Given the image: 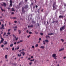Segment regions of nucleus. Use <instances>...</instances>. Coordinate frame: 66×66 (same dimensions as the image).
Here are the masks:
<instances>
[{"mask_svg":"<svg viewBox=\"0 0 66 66\" xmlns=\"http://www.w3.org/2000/svg\"><path fill=\"white\" fill-rule=\"evenodd\" d=\"M57 7V6L56 5V2H55L53 4V10H55L56 8Z\"/></svg>","mask_w":66,"mask_h":66,"instance_id":"1","label":"nucleus"},{"mask_svg":"<svg viewBox=\"0 0 66 66\" xmlns=\"http://www.w3.org/2000/svg\"><path fill=\"white\" fill-rule=\"evenodd\" d=\"M52 56L54 57L55 60H56L57 59V56L56 55V54H53L52 55Z\"/></svg>","mask_w":66,"mask_h":66,"instance_id":"2","label":"nucleus"},{"mask_svg":"<svg viewBox=\"0 0 66 66\" xmlns=\"http://www.w3.org/2000/svg\"><path fill=\"white\" fill-rule=\"evenodd\" d=\"M65 25H64L62 27H61L60 30V31H62V30H63L65 29Z\"/></svg>","mask_w":66,"mask_h":66,"instance_id":"3","label":"nucleus"},{"mask_svg":"<svg viewBox=\"0 0 66 66\" xmlns=\"http://www.w3.org/2000/svg\"><path fill=\"white\" fill-rule=\"evenodd\" d=\"M6 34V32H4V34L3 35V36H4V37H6V36H8V35H5V34Z\"/></svg>","mask_w":66,"mask_h":66,"instance_id":"4","label":"nucleus"},{"mask_svg":"<svg viewBox=\"0 0 66 66\" xmlns=\"http://www.w3.org/2000/svg\"><path fill=\"white\" fill-rule=\"evenodd\" d=\"M1 5L4 6V7H5L6 6V4L4 2L3 3V4H1Z\"/></svg>","mask_w":66,"mask_h":66,"instance_id":"5","label":"nucleus"},{"mask_svg":"<svg viewBox=\"0 0 66 66\" xmlns=\"http://www.w3.org/2000/svg\"><path fill=\"white\" fill-rule=\"evenodd\" d=\"M1 39L2 40L1 41V43H3V41L4 40V39H3V38H2V37H1Z\"/></svg>","mask_w":66,"mask_h":66,"instance_id":"6","label":"nucleus"},{"mask_svg":"<svg viewBox=\"0 0 66 66\" xmlns=\"http://www.w3.org/2000/svg\"><path fill=\"white\" fill-rule=\"evenodd\" d=\"M10 6H12V3H13V1L11 0H10Z\"/></svg>","mask_w":66,"mask_h":66,"instance_id":"7","label":"nucleus"},{"mask_svg":"<svg viewBox=\"0 0 66 66\" xmlns=\"http://www.w3.org/2000/svg\"><path fill=\"white\" fill-rule=\"evenodd\" d=\"M22 11L23 13H24V12H25V11L24 10V9L23 8V7L22 8Z\"/></svg>","mask_w":66,"mask_h":66,"instance_id":"8","label":"nucleus"},{"mask_svg":"<svg viewBox=\"0 0 66 66\" xmlns=\"http://www.w3.org/2000/svg\"><path fill=\"white\" fill-rule=\"evenodd\" d=\"M64 50V48H62L60 49V50H59V51H63Z\"/></svg>","mask_w":66,"mask_h":66,"instance_id":"9","label":"nucleus"},{"mask_svg":"<svg viewBox=\"0 0 66 66\" xmlns=\"http://www.w3.org/2000/svg\"><path fill=\"white\" fill-rule=\"evenodd\" d=\"M28 7V5H26L24 7V9H27Z\"/></svg>","mask_w":66,"mask_h":66,"instance_id":"10","label":"nucleus"},{"mask_svg":"<svg viewBox=\"0 0 66 66\" xmlns=\"http://www.w3.org/2000/svg\"><path fill=\"white\" fill-rule=\"evenodd\" d=\"M30 28V27H31V28H33V25H31V26H28V28Z\"/></svg>","mask_w":66,"mask_h":66,"instance_id":"11","label":"nucleus"},{"mask_svg":"<svg viewBox=\"0 0 66 66\" xmlns=\"http://www.w3.org/2000/svg\"><path fill=\"white\" fill-rule=\"evenodd\" d=\"M0 8L1 9V10L2 11V12H3V11H4V12H5V11L4 10H3L2 9V7H0Z\"/></svg>","mask_w":66,"mask_h":66,"instance_id":"12","label":"nucleus"},{"mask_svg":"<svg viewBox=\"0 0 66 66\" xmlns=\"http://www.w3.org/2000/svg\"><path fill=\"white\" fill-rule=\"evenodd\" d=\"M4 44L5 45H6V44H7V42L5 41V42H4Z\"/></svg>","mask_w":66,"mask_h":66,"instance_id":"13","label":"nucleus"},{"mask_svg":"<svg viewBox=\"0 0 66 66\" xmlns=\"http://www.w3.org/2000/svg\"><path fill=\"white\" fill-rule=\"evenodd\" d=\"M44 48H45V47L43 46H42L40 47V48H42V49H44Z\"/></svg>","mask_w":66,"mask_h":66,"instance_id":"14","label":"nucleus"},{"mask_svg":"<svg viewBox=\"0 0 66 66\" xmlns=\"http://www.w3.org/2000/svg\"><path fill=\"white\" fill-rule=\"evenodd\" d=\"M59 18H63V16L62 15H60L59 16Z\"/></svg>","mask_w":66,"mask_h":66,"instance_id":"15","label":"nucleus"},{"mask_svg":"<svg viewBox=\"0 0 66 66\" xmlns=\"http://www.w3.org/2000/svg\"><path fill=\"white\" fill-rule=\"evenodd\" d=\"M18 32H19V34H20V33H21V30H18Z\"/></svg>","mask_w":66,"mask_h":66,"instance_id":"16","label":"nucleus"},{"mask_svg":"<svg viewBox=\"0 0 66 66\" xmlns=\"http://www.w3.org/2000/svg\"><path fill=\"white\" fill-rule=\"evenodd\" d=\"M15 38L16 40H18V37H17V38H16V37H15Z\"/></svg>","mask_w":66,"mask_h":66,"instance_id":"17","label":"nucleus"},{"mask_svg":"<svg viewBox=\"0 0 66 66\" xmlns=\"http://www.w3.org/2000/svg\"><path fill=\"white\" fill-rule=\"evenodd\" d=\"M35 59H33V60H30V62H34V61Z\"/></svg>","mask_w":66,"mask_h":66,"instance_id":"18","label":"nucleus"},{"mask_svg":"<svg viewBox=\"0 0 66 66\" xmlns=\"http://www.w3.org/2000/svg\"><path fill=\"white\" fill-rule=\"evenodd\" d=\"M22 53L23 54V56H24V54H25V53H24V52H22Z\"/></svg>","mask_w":66,"mask_h":66,"instance_id":"19","label":"nucleus"},{"mask_svg":"<svg viewBox=\"0 0 66 66\" xmlns=\"http://www.w3.org/2000/svg\"><path fill=\"white\" fill-rule=\"evenodd\" d=\"M46 38H47V39H49V38H50V37H49V36H47L46 37Z\"/></svg>","mask_w":66,"mask_h":66,"instance_id":"20","label":"nucleus"},{"mask_svg":"<svg viewBox=\"0 0 66 66\" xmlns=\"http://www.w3.org/2000/svg\"><path fill=\"white\" fill-rule=\"evenodd\" d=\"M7 55H5V59H7Z\"/></svg>","mask_w":66,"mask_h":66,"instance_id":"21","label":"nucleus"},{"mask_svg":"<svg viewBox=\"0 0 66 66\" xmlns=\"http://www.w3.org/2000/svg\"><path fill=\"white\" fill-rule=\"evenodd\" d=\"M12 11H13V12H15V10L14 9V8H13L12 9Z\"/></svg>","mask_w":66,"mask_h":66,"instance_id":"22","label":"nucleus"},{"mask_svg":"<svg viewBox=\"0 0 66 66\" xmlns=\"http://www.w3.org/2000/svg\"><path fill=\"white\" fill-rule=\"evenodd\" d=\"M45 41V42H46V43H48V40H46Z\"/></svg>","mask_w":66,"mask_h":66,"instance_id":"23","label":"nucleus"},{"mask_svg":"<svg viewBox=\"0 0 66 66\" xmlns=\"http://www.w3.org/2000/svg\"><path fill=\"white\" fill-rule=\"evenodd\" d=\"M61 40L62 41V42H64V40L63 39H61Z\"/></svg>","mask_w":66,"mask_h":66,"instance_id":"24","label":"nucleus"},{"mask_svg":"<svg viewBox=\"0 0 66 66\" xmlns=\"http://www.w3.org/2000/svg\"><path fill=\"white\" fill-rule=\"evenodd\" d=\"M18 56H21V54H20V55H19V54H18Z\"/></svg>","mask_w":66,"mask_h":66,"instance_id":"25","label":"nucleus"},{"mask_svg":"<svg viewBox=\"0 0 66 66\" xmlns=\"http://www.w3.org/2000/svg\"><path fill=\"white\" fill-rule=\"evenodd\" d=\"M13 46V44H11L10 45V47H12Z\"/></svg>","mask_w":66,"mask_h":66,"instance_id":"26","label":"nucleus"},{"mask_svg":"<svg viewBox=\"0 0 66 66\" xmlns=\"http://www.w3.org/2000/svg\"><path fill=\"white\" fill-rule=\"evenodd\" d=\"M38 44H36V45H35V47H38Z\"/></svg>","mask_w":66,"mask_h":66,"instance_id":"27","label":"nucleus"},{"mask_svg":"<svg viewBox=\"0 0 66 66\" xmlns=\"http://www.w3.org/2000/svg\"><path fill=\"white\" fill-rule=\"evenodd\" d=\"M19 46H18V47H17V48H16V49H17V50H18V49H19Z\"/></svg>","mask_w":66,"mask_h":66,"instance_id":"28","label":"nucleus"},{"mask_svg":"<svg viewBox=\"0 0 66 66\" xmlns=\"http://www.w3.org/2000/svg\"><path fill=\"white\" fill-rule=\"evenodd\" d=\"M30 36H31V35H30L28 36H27L28 38H29V37H30Z\"/></svg>","mask_w":66,"mask_h":66,"instance_id":"29","label":"nucleus"},{"mask_svg":"<svg viewBox=\"0 0 66 66\" xmlns=\"http://www.w3.org/2000/svg\"><path fill=\"white\" fill-rule=\"evenodd\" d=\"M11 34V33L8 32L7 33V34H8V35H10V34Z\"/></svg>","mask_w":66,"mask_h":66,"instance_id":"30","label":"nucleus"},{"mask_svg":"<svg viewBox=\"0 0 66 66\" xmlns=\"http://www.w3.org/2000/svg\"><path fill=\"white\" fill-rule=\"evenodd\" d=\"M29 64H30V65H31V64H32V62H30L29 63Z\"/></svg>","mask_w":66,"mask_h":66,"instance_id":"31","label":"nucleus"},{"mask_svg":"<svg viewBox=\"0 0 66 66\" xmlns=\"http://www.w3.org/2000/svg\"><path fill=\"white\" fill-rule=\"evenodd\" d=\"M45 40H44L43 41V44H44V45L45 44Z\"/></svg>","mask_w":66,"mask_h":66,"instance_id":"32","label":"nucleus"},{"mask_svg":"<svg viewBox=\"0 0 66 66\" xmlns=\"http://www.w3.org/2000/svg\"><path fill=\"white\" fill-rule=\"evenodd\" d=\"M22 4V2H20V3L19 4V5H21Z\"/></svg>","mask_w":66,"mask_h":66,"instance_id":"33","label":"nucleus"},{"mask_svg":"<svg viewBox=\"0 0 66 66\" xmlns=\"http://www.w3.org/2000/svg\"><path fill=\"white\" fill-rule=\"evenodd\" d=\"M32 48H34V46H32L31 47Z\"/></svg>","mask_w":66,"mask_h":66,"instance_id":"34","label":"nucleus"},{"mask_svg":"<svg viewBox=\"0 0 66 66\" xmlns=\"http://www.w3.org/2000/svg\"><path fill=\"white\" fill-rule=\"evenodd\" d=\"M2 27L3 28H4V25L3 24H2Z\"/></svg>","mask_w":66,"mask_h":66,"instance_id":"35","label":"nucleus"},{"mask_svg":"<svg viewBox=\"0 0 66 66\" xmlns=\"http://www.w3.org/2000/svg\"><path fill=\"white\" fill-rule=\"evenodd\" d=\"M0 29H4V28L3 27H1V28H0Z\"/></svg>","mask_w":66,"mask_h":66,"instance_id":"36","label":"nucleus"},{"mask_svg":"<svg viewBox=\"0 0 66 66\" xmlns=\"http://www.w3.org/2000/svg\"><path fill=\"white\" fill-rule=\"evenodd\" d=\"M32 32L31 31H30L29 32V34H32Z\"/></svg>","mask_w":66,"mask_h":66,"instance_id":"37","label":"nucleus"},{"mask_svg":"<svg viewBox=\"0 0 66 66\" xmlns=\"http://www.w3.org/2000/svg\"><path fill=\"white\" fill-rule=\"evenodd\" d=\"M11 31V29H9L8 30V32H10Z\"/></svg>","mask_w":66,"mask_h":66,"instance_id":"38","label":"nucleus"},{"mask_svg":"<svg viewBox=\"0 0 66 66\" xmlns=\"http://www.w3.org/2000/svg\"><path fill=\"white\" fill-rule=\"evenodd\" d=\"M13 18V19H16V17H14Z\"/></svg>","mask_w":66,"mask_h":66,"instance_id":"39","label":"nucleus"},{"mask_svg":"<svg viewBox=\"0 0 66 66\" xmlns=\"http://www.w3.org/2000/svg\"><path fill=\"white\" fill-rule=\"evenodd\" d=\"M23 42V40H21L20 41V43H21V42Z\"/></svg>","mask_w":66,"mask_h":66,"instance_id":"40","label":"nucleus"},{"mask_svg":"<svg viewBox=\"0 0 66 66\" xmlns=\"http://www.w3.org/2000/svg\"><path fill=\"white\" fill-rule=\"evenodd\" d=\"M40 34L41 35H43V33H40Z\"/></svg>","mask_w":66,"mask_h":66,"instance_id":"41","label":"nucleus"},{"mask_svg":"<svg viewBox=\"0 0 66 66\" xmlns=\"http://www.w3.org/2000/svg\"><path fill=\"white\" fill-rule=\"evenodd\" d=\"M58 20H56L55 21V22L56 23H57V22H58Z\"/></svg>","mask_w":66,"mask_h":66,"instance_id":"42","label":"nucleus"},{"mask_svg":"<svg viewBox=\"0 0 66 66\" xmlns=\"http://www.w3.org/2000/svg\"><path fill=\"white\" fill-rule=\"evenodd\" d=\"M39 10H40V9L39 8L38 10V13H39Z\"/></svg>","mask_w":66,"mask_h":66,"instance_id":"43","label":"nucleus"},{"mask_svg":"<svg viewBox=\"0 0 66 66\" xmlns=\"http://www.w3.org/2000/svg\"><path fill=\"white\" fill-rule=\"evenodd\" d=\"M13 37H14L15 38V37H16V36H15V35H14L13 34Z\"/></svg>","mask_w":66,"mask_h":66,"instance_id":"44","label":"nucleus"},{"mask_svg":"<svg viewBox=\"0 0 66 66\" xmlns=\"http://www.w3.org/2000/svg\"><path fill=\"white\" fill-rule=\"evenodd\" d=\"M4 47V45H2L1 46V47Z\"/></svg>","mask_w":66,"mask_h":66,"instance_id":"45","label":"nucleus"},{"mask_svg":"<svg viewBox=\"0 0 66 66\" xmlns=\"http://www.w3.org/2000/svg\"><path fill=\"white\" fill-rule=\"evenodd\" d=\"M1 21H3V19H1Z\"/></svg>","mask_w":66,"mask_h":66,"instance_id":"46","label":"nucleus"},{"mask_svg":"<svg viewBox=\"0 0 66 66\" xmlns=\"http://www.w3.org/2000/svg\"><path fill=\"white\" fill-rule=\"evenodd\" d=\"M42 39H41V38H39V40H41Z\"/></svg>","mask_w":66,"mask_h":66,"instance_id":"47","label":"nucleus"},{"mask_svg":"<svg viewBox=\"0 0 66 66\" xmlns=\"http://www.w3.org/2000/svg\"><path fill=\"white\" fill-rule=\"evenodd\" d=\"M47 13H45V16H46L47 15Z\"/></svg>","mask_w":66,"mask_h":66,"instance_id":"48","label":"nucleus"},{"mask_svg":"<svg viewBox=\"0 0 66 66\" xmlns=\"http://www.w3.org/2000/svg\"><path fill=\"white\" fill-rule=\"evenodd\" d=\"M20 43V41L18 42H17V43L19 44V43Z\"/></svg>","mask_w":66,"mask_h":66,"instance_id":"49","label":"nucleus"},{"mask_svg":"<svg viewBox=\"0 0 66 66\" xmlns=\"http://www.w3.org/2000/svg\"><path fill=\"white\" fill-rule=\"evenodd\" d=\"M14 50V48H13L12 49V50H13V51Z\"/></svg>","mask_w":66,"mask_h":66,"instance_id":"50","label":"nucleus"},{"mask_svg":"<svg viewBox=\"0 0 66 66\" xmlns=\"http://www.w3.org/2000/svg\"><path fill=\"white\" fill-rule=\"evenodd\" d=\"M66 56H65V57H63V59H66Z\"/></svg>","mask_w":66,"mask_h":66,"instance_id":"51","label":"nucleus"},{"mask_svg":"<svg viewBox=\"0 0 66 66\" xmlns=\"http://www.w3.org/2000/svg\"><path fill=\"white\" fill-rule=\"evenodd\" d=\"M55 22V21H53L52 22V23H54Z\"/></svg>","mask_w":66,"mask_h":66,"instance_id":"52","label":"nucleus"},{"mask_svg":"<svg viewBox=\"0 0 66 66\" xmlns=\"http://www.w3.org/2000/svg\"><path fill=\"white\" fill-rule=\"evenodd\" d=\"M35 33H36V34H38V32H36H36H35Z\"/></svg>","mask_w":66,"mask_h":66,"instance_id":"53","label":"nucleus"},{"mask_svg":"<svg viewBox=\"0 0 66 66\" xmlns=\"http://www.w3.org/2000/svg\"><path fill=\"white\" fill-rule=\"evenodd\" d=\"M33 3H31V5H30L31 6L32 5H33Z\"/></svg>","mask_w":66,"mask_h":66,"instance_id":"54","label":"nucleus"},{"mask_svg":"<svg viewBox=\"0 0 66 66\" xmlns=\"http://www.w3.org/2000/svg\"><path fill=\"white\" fill-rule=\"evenodd\" d=\"M27 33H29V31H28V30H27Z\"/></svg>","mask_w":66,"mask_h":66,"instance_id":"55","label":"nucleus"},{"mask_svg":"<svg viewBox=\"0 0 66 66\" xmlns=\"http://www.w3.org/2000/svg\"><path fill=\"white\" fill-rule=\"evenodd\" d=\"M13 39L14 40H15V38H13Z\"/></svg>","mask_w":66,"mask_h":66,"instance_id":"56","label":"nucleus"},{"mask_svg":"<svg viewBox=\"0 0 66 66\" xmlns=\"http://www.w3.org/2000/svg\"><path fill=\"white\" fill-rule=\"evenodd\" d=\"M52 34H54L53 33H51L50 34V35H52Z\"/></svg>","mask_w":66,"mask_h":66,"instance_id":"57","label":"nucleus"},{"mask_svg":"<svg viewBox=\"0 0 66 66\" xmlns=\"http://www.w3.org/2000/svg\"><path fill=\"white\" fill-rule=\"evenodd\" d=\"M12 14H14V13L13 12H12Z\"/></svg>","mask_w":66,"mask_h":66,"instance_id":"58","label":"nucleus"},{"mask_svg":"<svg viewBox=\"0 0 66 66\" xmlns=\"http://www.w3.org/2000/svg\"><path fill=\"white\" fill-rule=\"evenodd\" d=\"M37 7H38V6H37V5H36V8H37Z\"/></svg>","mask_w":66,"mask_h":66,"instance_id":"59","label":"nucleus"},{"mask_svg":"<svg viewBox=\"0 0 66 66\" xmlns=\"http://www.w3.org/2000/svg\"><path fill=\"white\" fill-rule=\"evenodd\" d=\"M15 23H17V21H14Z\"/></svg>","mask_w":66,"mask_h":66,"instance_id":"60","label":"nucleus"},{"mask_svg":"<svg viewBox=\"0 0 66 66\" xmlns=\"http://www.w3.org/2000/svg\"><path fill=\"white\" fill-rule=\"evenodd\" d=\"M16 30H17V29H14V31H16Z\"/></svg>","mask_w":66,"mask_h":66,"instance_id":"61","label":"nucleus"},{"mask_svg":"<svg viewBox=\"0 0 66 66\" xmlns=\"http://www.w3.org/2000/svg\"><path fill=\"white\" fill-rule=\"evenodd\" d=\"M37 62L36 60L34 62L35 63H36Z\"/></svg>","mask_w":66,"mask_h":66,"instance_id":"62","label":"nucleus"},{"mask_svg":"<svg viewBox=\"0 0 66 66\" xmlns=\"http://www.w3.org/2000/svg\"><path fill=\"white\" fill-rule=\"evenodd\" d=\"M14 44H15V45H16V42H15L14 43Z\"/></svg>","mask_w":66,"mask_h":66,"instance_id":"63","label":"nucleus"},{"mask_svg":"<svg viewBox=\"0 0 66 66\" xmlns=\"http://www.w3.org/2000/svg\"><path fill=\"white\" fill-rule=\"evenodd\" d=\"M14 28H17V26H15L14 27Z\"/></svg>","mask_w":66,"mask_h":66,"instance_id":"64","label":"nucleus"}]
</instances>
